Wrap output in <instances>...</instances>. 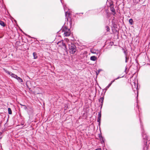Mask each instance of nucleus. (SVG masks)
Here are the masks:
<instances>
[{
	"instance_id": "1",
	"label": "nucleus",
	"mask_w": 150,
	"mask_h": 150,
	"mask_svg": "<svg viewBox=\"0 0 150 150\" xmlns=\"http://www.w3.org/2000/svg\"><path fill=\"white\" fill-rule=\"evenodd\" d=\"M69 51L70 53L73 54L75 53L76 50V47L73 43L69 42L68 43Z\"/></svg>"
},
{
	"instance_id": "2",
	"label": "nucleus",
	"mask_w": 150,
	"mask_h": 150,
	"mask_svg": "<svg viewBox=\"0 0 150 150\" xmlns=\"http://www.w3.org/2000/svg\"><path fill=\"white\" fill-rule=\"evenodd\" d=\"M62 31L64 32V34L65 36H69L70 35L71 33L70 30L67 27L64 26L63 27L62 29Z\"/></svg>"
},
{
	"instance_id": "3",
	"label": "nucleus",
	"mask_w": 150,
	"mask_h": 150,
	"mask_svg": "<svg viewBox=\"0 0 150 150\" xmlns=\"http://www.w3.org/2000/svg\"><path fill=\"white\" fill-rule=\"evenodd\" d=\"M57 45L59 46L63 49L66 52H67V48L63 40H62L58 42L57 43Z\"/></svg>"
},
{
	"instance_id": "4",
	"label": "nucleus",
	"mask_w": 150,
	"mask_h": 150,
	"mask_svg": "<svg viewBox=\"0 0 150 150\" xmlns=\"http://www.w3.org/2000/svg\"><path fill=\"white\" fill-rule=\"evenodd\" d=\"M133 84L134 85L132 84V88L133 90V91H137V97H138V91L137 90V88H138V86L134 82H133Z\"/></svg>"
},
{
	"instance_id": "5",
	"label": "nucleus",
	"mask_w": 150,
	"mask_h": 150,
	"mask_svg": "<svg viewBox=\"0 0 150 150\" xmlns=\"http://www.w3.org/2000/svg\"><path fill=\"white\" fill-rule=\"evenodd\" d=\"M91 51L92 53L96 54L97 55L98 54V57L100 55V51L98 50H96L95 49H92L91 50Z\"/></svg>"
},
{
	"instance_id": "6",
	"label": "nucleus",
	"mask_w": 150,
	"mask_h": 150,
	"mask_svg": "<svg viewBox=\"0 0 150 150\" xmlns=\"http://www.w3.org/2000/svg\"><path fill=\"white\" fill-rule=\"evenodd\" d=\"M71 13L69 12H68L67 11H65V16L66 17V19L67 20V21H68V18H70L71 19L70 17Z\"/></svg>"
},
{
	"instance_id": "7",
	"label": "nucleus",
	"mask_w": 150,
	"mask_h": 150,
	"mask_svg": "<svg viewBox=\"0 0 150 150\" xmlns=\"http://www.w3.org/2000/svg\"><path fill=\"white\" fill-rule=\"evenodd\" d=\"M101 117V112H99L98 114V117L97 118V121L99 122V125H100V120Z\"/></svg>"
},
{
	"instance_id": "8",
	"label": "nucleus",
	"mask_w": 150,
	"mask_h": 150,
	"mask_svg": "<svg viewBox=\"0 0 150 150\" xmlns=\"http://www.w3.org/2000/svg\"><path fill=\"white\" fill-rule=\"evenodd\" d=\"M142 135L143 138L145 140L147 139V136L146 134L144 133V131H142Z\"/></svg>"
},
{
	"instance_id": "9",
	"label": "nucleus",
	"mask_w": 150,
	"mask_h": 150,
	"mask_svg": "<svg viewBox=\"0 0 150 150\" xmlns=\"http://www.w3.org/2000/svg\"><path fill=\"white\" fill-rule=\"evenodd\" d=\"M90 60L93 61H95L97 59V57L95 56H91L90 57Z\"/></svg>"
},
{
	"instance_id": "10",
	"label": "nucleus",
	"mask_w": 150,
	"mask_h": 150,
	"mask_svg": "<svg viewBox=\"0 0 150 150\" xmlns=\"http://www.w3.org/2000/svg\"><path fill=\"white\" fill-rule=\"evenodd\" d=\"M16 79L18 81L20 82H23L22 79L19 77H18L17 76V77Z\"/></svg>"
},
{
	"instance_id": "11",
	"label": "nucleus",
	"mask_w": 150,
	"mask_h": 150,
	"mask_svg": "<svg viewBox=\"0 0 150 150\" xmlns=\"http://www.w3.org/2000/svg\"><path fill=\"white\" fill-rule=\"evenodd\" d=\"M0 25H1L3 27H4L6 25L4 23L3 21H0Z\"/></svg>"
},
{
	"instance_id": "12",
	"label": "nucleus",
	"mask_w": 150,
	"mask_h": 150,
	"mask_svg": "<svg viewBox=\"0 0 150 150\" xmlns=\"http://www.w3.org/2000/svg\"><path fill=\"white\" fill-rule=\"evenodd\" d=\"M98 137L100 138V140H102L103 142H104V141L103 140V138L102 136L101 133L99 134H98Z\"/></svg>"
},
{
	"instance_id": "13",
	"label": "nucleus",
	"mask_w": 150,
	"mask_h": 150,
	"mask_svg": "<svg viewBox=\"0 0 150 150\" xmlns=\"http://www.w3.org/2000/svg\"><path fill=\"white\" fill-rule=\"evenodd\" d=\"M13 78L16 79L17 77V76L13 73H12L10 75Z\"/></svg>"
},
{
	"instance_id": "14",
	"label": "nucleus",
	"mask_w": 150,
	"mask_h": 150,
	"mask_svg": "<svg viewBox=\"0 0 150 150\" xmlns=\"http://www.w3.org/2000/svg\"><path fill=\"white\" fill-rule=\"evenodd\" d=\"M110 10L112 12L114 13L113 14L114 15H115V14H116V13L115 12V10L114 8L112 7H111L110 8Z\"/></svg>"
},
{
	"instance_id": "15",
	"label": "nucleus",
	"mask_w": 150,
	"mask_h": 150,
	"mask_svg": "<svg viewBox=\"0 0 150 150\" xmlns=\"http://www.w3.org/2000/svg\"><path fill=\"white\" fill-rule=\"evenodd\" d=\"M4 71L6 73L8 74L9 75H11V74L12 73L11 72H10L8 71L6 69H4Z\"/></svg>"
},
{
	"instance_id": "16",
	"label": "nucleus",
	"mask_w": 150,
	"mask_h": 150,
	"mask_svg": "<svg viewBox=\"0 0 150 150\" xmlns=\"http://www.w3.org/2000/svg\"><path fill=\"white\" fill-rule=\"evenodd\" d=\"M33 56L34 57V59H36L37 58V53H36L34 52H33Z\"/></svg>"
},
{
	"instance_id": "17",
	"label": "nucleus",
	"mask_w": 150,
	"mask_h": 150,
	"mask_svg": "<svg viewBox=\"0 0 150 150\" xmlns=\"http://www.w3.org/2000/svg\"><path fill=\"white\" fill-rule=\"evenodd\" d=\"M104 100V98L103 97H101L100 98L99 100V102H100L101 103H102L103 102Z\"/></svg>"
},
{
	"instance_id": "18",
	"label": "nucleus",
	"mask_w": 150,
	"mask_h": 150,
	"mask_svg": "<svg viewBox=\"0 0 150 150\" xmlns=\"http://www.w3.org/2000/svg\"><path fill=\"white\" fill-rule=\"evenodd\" d=\"M8 113L9 114H11L12 113V111L10 108H8Z\"/></svg>"
},
{
	"instance_id": "19",
	"label": "nucleus",
	"mask_w": 150,
	"mask_h": 150,
	"mask_svg": "<svg viewBox=\"0 0 150 150\" xmlns=\"http://www.w3.org/2000/svg\"><path fill=\"white\" fill-rule=\"evenodd\" d=\"M125 62L127 63L128 62V60L129 59V57H127V56H125Z\"/></svg>"
},
{
	"instance_id": "20",
	"label": "nucleus",
	"mask_w": 150,
	"mask_h": 150,
	"mask_svg": "<svg viewBox=\"0 0 150 150\" xmlns=\"http://www.w3.org/2000/svg\"><path fill=\"white\" fill-rule=\"evenodd\" d=\"M129 23L131 25L133 24V20L131 18L129 20Z\"/></svg>"
},
{
	"instance_id": "21",
	"label": "nucleus",
	"mask_w": 150,
	"mask_h": 150,
	"mask_svg": "<svg viewBox=\"0 0 150 150\" xmlns=\"http://www.w3.org/2000/svg\"><path fill=\"white\" fill-rule=\"evenodd\" d=\"M111 85V83L109 84L106 87L105 89V90H107V89L108 88H109L110 86Z\"/></svg>"
},
{
	"instance_id": "22",
	"label": "nucleus",
	"mask_w": 150,
	"mask_h": 150,
	"mask_svg": "<svg viewBox=\"0 0 150 150\" xmlns=\"http://www.w3.org/2000/svg\"><path fill=\"white\" fill-rule=\"evenodd\" d=\"M124 53L125 54V56H127V51H125V50H124Z\"/></svg>"
},
{
	"instance_id": "23",
	"label": "nucleus",
	"mask_w": 150,
	"mask_h": 150,
	"mask_svg": "<svg viewBox=\"0 0 150 150\" xmlns=\"http://www.w3.org/2000/svg\"><path fill=\"white\" fill-rule=\"evenodd\" d=\"M81 56H83L84 57H85L86 58L87 56V55H86V54L81 55ZM81 57H82V56H81Z\"/></svg>"
},
{
	"instance_id": "24",
	"label": "nucleus",
	"mask_w": 150,
	"mask_h": 150,
	"mask_svg": "<svg viewBox=\"0 0 150 150\" xmlns=\"http://www.w3.org/2000/svg\"><path fill=\"white\" fill-rule=\"evenodd\" d=\"M106 28H107V31H109L110 30V28L108 26H106Z\"/></svg>"
},
{
	"instance_id": "25",
	"label": "nucleus",
	"mask_w": 150,
	"mask_h": 150,
	"mask_svg": "<svg viewBox=\"0 0 150 150\" xmlns=\"http://www.w3.org/2000/svg\"><path fill=\"white\" fill-rule=\"evenodd\" d=\"M100 70H98L96 72L97 75H98L99 74V73L100 72Z\"/></svg>"
},
{
	"instance_id": "26",
	"label": "nucleus",
	"mask_w": 150,
	"mask_h": 150,
	"mask_svg": "<svg viewBox=\"0 0 150 150\" xmlns=\"http://www.w3.org/2000/svg\"><path fill=\"white\" fill-rule=\"evenodd\" d=\"M103 105V103H101L100 104V105L101 106V108H102Z\"/></svg>"
},
{
	"instance_id": "27",
	"label": "nucleus",
	"mask_w": 150,
	"mask_h": 150,
	"mask_svg": "<svg viewBox=\"0 0 150 150\" xmlns=\"http://www.w3.org/2000/svg\"><path fill=\"white\" fill-rule=\"evenodd\" d=\"M115 80H113V81H111V83H111V84H112V83H113V82L115 81Z\"/></svg>"
},
{
	"instance_id": "28",
	"label": "nucleus",
	"mask_w": 150,
	"mask_h": 150,
	"mask_svg": "<svg viewBox=\"0 0 150 150\" xmlns=\"http://www.w3.org/2000/svg\"><path fill=\"white\" fill-rule=\"evenodd\" d=\"M94 150H101V149L100 148H99L96 149Z\"/></svg>"
},
{
	"instance_id": "29",
	"label": "nucleus",
	"mask_w": 150,
	"mask_h": 150,
	"mask_svg": "<svg viewBox=\"0 0 150 150\" xmlns=\"http://www.w3.org/2000/svg\"><path fill=\"white\" fill-rule=\"evenodd\" d=\"M27 108L25 106H24V107L23 108V109H24L25 110H26L27 109Z\"/></svg>"
},
{
	"instance_id": "30",
	"label": "nucleus",
	"mask_w": 150,
	"mask_h": 150,
	"mask_svg": "<svg viewBox=\"0 0 150 150\" xmlns=\"http://www.w3.org/2000/svg\"><path fill=\"white\" fill-rule=\"evenodd\" d=\"M64 6V10L65 11V6H66L65 5V6Z\"/></svg>"
},
{
	"instance_id": "31",
	"label": "nucleus",
	"mask_w": 150,
	"mask_h": 150,
	"mask_svg": "<svg viewBox=\"0 0 150 150\" xmlns=\"http://www.w3.org/2000/svg\"><path fill=\"white\" fill-rule=\"evenodd\" d=\"M20 104V105H21V106H25V105H22V104Z\"/></svg>"
},
{
	"instance_id": "32",
	"label": "nucleus",
	"mask_w": 150,
	"mask_h": 150,
	"mask_svg": "<svg viewBox=\"0 0 150 150\" xmlns=\"http://www.w3.org/2000/svg\"><path fill=\"white\" fill-rule=\"evenodd\" d=\"M120 78V77H118V78H117L116 79H115V80H117V79H119Z\"/></svg>"
},
{
	"instance_id": "33",
	"label": "nucleus",
	"mask_w": 150,
	"mask_h": 150,
	"mask_svg": "<svg viewBox=\"0 0 150 150\" xmlns=\"http://www.w3.org/2000/svg\"><path fill=\"white\" fill-rule=\"evenodd\" d=\"M140 124H141V127L142 128V125L141 122H140Z\"/></svg>"
},
{
	"instance_id": "34",
	"label": "nucleus",
	"mask_w": 150,
	"mask_h": 150,
	"mask_svg": "<svg viewBox=\"0 0 150 150\" xmlns=\"http://www.w3.org/2000/svg\"><path fill=\"white\" fill-rule=\"evenodd\" d=\"M145 143V144H147V142L146 141V142Z\"/></svg>"
},
{
	"instance_id": "35",
	"label": "nucleus",
	"mask_w": 150,
	"mask_h": 150,
	"mask_svg": "<svg viewBox=\"0 0 150 150\" xmlns=\"http://www.w3.org/2000/svg\"><path fill=\"white\" fill-rule=\"evenodd\" d=\"M60 1H61V2L62 3V0H60Z\"/></svg>"
},
{
	"instance_id": "36",
	"label": "nucleus",
	"mask_w": 150,
	"mask_h": 150,
	"mask_svg": "<svg viewBox=\"0 0 150 150\" xmlns=\"http://www.w3.org/2000/svg\"><path fill=\"white\" fill-rule=\"evenodd\" d=\"M136 107H138V105H137L136 106Z\"/></svg>"
},
{
	"instance_id": "37",
	"label": "nucleus",
	"mask_w": 150,
	"mask_h": 150,
	"mask_svg": "<svg viewBox=\"0 0 150 150\" xmlns=\"http://www.w3.org/2000/svg\"><path fill=\"white\" fill-rule=\"evenodd\" d=\"M2 138V137H0V139H1Z\"/></svg>"
},
{
	"instance_id": "38",
	"label": "nucleus",
	"mask_w": 150,
	"mask_h": 150,
	"mask_svg": "<svg viewBox=\"0 0 150 150\" xmlns=\"http://www.w3.org/2000/svg\"><path fill=\"white\" fill-rule=\"evenodd\" d=\"M127 69V67H126V69H125V70H126V69Z\"/></svg>"
}]
</instances>
